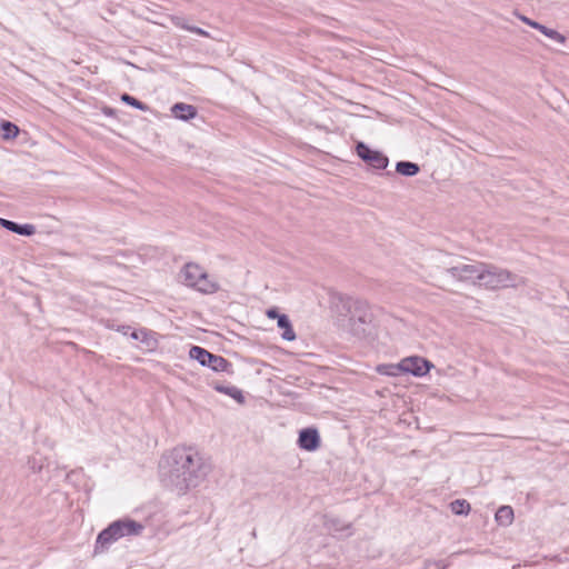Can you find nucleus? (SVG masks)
<instances>
[{
    "mask_svg": "<svg viewBox=\"0 0 569 569\" xmlns=\"http://www.w3.org/2000/svg\"><path fill=\"white\" fill-rule=\"evenodd\" d=\"M130 337L134 340L141 341L148 349H154L157 347V339L154 333L147 329L134 330L130 333Z\"/></svg>",
    "mask_w": 569,
    "mask_h": 569,
    "instance_id": "11",
    "label": "nucleus"
},
{
    "mask_svg": "<svg viewBox=\"0 0 569 569\" xmlns=\"http://www.w3.org/2000/svg\"><path fill=\"white\" fill-rule=\"evenodd\" d=\"M321 440L316 428H305L300 430L298 446L306 451H316L320 447Z\"/></svg>",
    "mask_w": 569,
    "mask_h": 569,
    "instance_id": "9",
    "label": "nucleus"
},
{
    "mask_svg": "<svg viewBox=\"0 0 569 569\" xmlns=\"http://www.w3.org/2000/svg\"><path fill=\"white\" fill-rule=\"evenodd\" d=\"M480 286L488 289L517 288L525 284V279L507 269L483 262Z\"/></svg>",
    "mask_w": 569,
    "mask_h": 569,
    "instance_id": "3",
    "label": "nucleus"
},
{
    "mask_svg": "<svg viewBox=\"0 0 569 569\" xmlns=\"http://www.w3.org/2000/svg\"><path fill=\"white\" fill-rule=\"evenodd\" d=\"M496 521L500 526H509L513 520V509L510 506H501L496 512Z\"/></svg>",
    "mask_w": 569,
    "mask_h": 569,
    "instance_id": "13",
    "label": "nucleus"
},
{
    "mask_svg": "<svg viewBox=\"0 0 569 569\" xmlns=\"http://www.w3.org/2000/svg\"><path fill=\"white\" fill-rule=\"evenodd\" d=\"M483 270V262L466 263L463 261L458 262L446 269L452 278L459 281H478L480 284L481 274Z\"/></svg>",
    "mask_w": 569,
    "mask_h": 569,
    "instance_id": "6",
    "label": "nucleus"
},
{
    "mask_svg": "<svg viewBox=\"0 0 569 569\" xmlns=\"http://www.w3.org/2000/svg\"><path fill=\"white\" fill-rule=\"evenodd\" d=\"M520 20H521L522 22H525L526 24H528V26H530L531 28L537 29V30H538V27L540 26V23H539V22H537V21H535V20H532V19H530V18H528V17H525V16H520Z\"/></svg>",
    "mask_w": 569,
    "mask_h": 569,
    "instance_id": "25",
    "label": "nucleus"
},
{
    "mask_svg": "<svg viewBox=\"0 0 569 569\" xmlns=\"http://www.w3.org/2000/svg\"><path fill=\"white\" fill-rule=\"evenodd\" d=\"M210 470L203 457L193 448L178 447L163 456L160 461V476L166 487L184 495L198 487Z\"/></svg>",
    "mask_w": 569,
    "mask_h": 569,
    "instance_id": "1",
    "label": "nucleus"
},
{
    "mask_svg": "<svg viewBox=\"0 0 569 569\" xmlns=\"http://www.w3.org/2000/svg\"><path fill=\"white\" fill-rule=\"evenodd\" d=\"M401 361H402L403 375L410 373L416 377H422V376L427 375L429 372L430 368L432 367V365L428 360H426L421 357H418V356L408 357V358L402 359Z\"/></svg>",
    "mask_w": 569,
    "mask_h": 569,
    "instance_id": "8",
    "label": "nucleus"
},
{
    "mask_svg": "<svg viewBox=\"0 0 569 569\" xmlns=\"http://www.w3.org/2000/svg\"><path fill=\"white\" fill-rule=\"evenodd\" d=\"M121 101L127 103L128 106H131L138 110H141V111H146L148 110V106L144 104L143 102L139 101L138 99H136L134 97L128 94V93H123L121 96Z\"/></svg>",
    "mask_w": 569,
    "mask_h": 569,
    "instance_id": "21",
    "label": "nucleus"
},
{
    "mask_svg": "<svg viewBox=\"0 0 569 569\" xmlns=\"http://www.w3.org/2000/svg\"><path fill=\"white\" fill-rule=\"evenodd\" d=\"M359 320H360L361 322H366V316H361V317H359Z\"/></svg>",
    "mask_w": 569,
    "mask_h": 569,
    "instance_id": "30",
    "label": "nucleus"
},
{
    "mask_svg": "<svg viewBox=\"0 0 569 569\" xmlns=\"http://www.w3.org/2000/svg\"><path fill=\"white\" fill-rule=\"evenodd\" d=\"M356 303H357L359 307L365 306V302H361V301H357Z\"/></svg>",
    "mask_w": 569,
    "mask_h": 569,
    "instance_id": "31",
    "label": "nucleus"
},
{
    "mask_svg": "<svg viewBox=\"0 0 569 569\" xmlns=\"http://www.w3.org/2000/svg\"><path fill=\"white\" fill-rule=\"evenodd\" d=\"M129 330H130V327H124V326L119 329V331H121L123 335H128Z\"/></svg>",
    "mask_w": 569,
    "mask_h": 569,
    "instance_id": "29",
    "label": "nucleus"
},
{
    "mask_svg": "<svg viewBox=\"0 0 569 569\" xmlns=\"http://www.w3.org/2000/svg\"><path fill=\"white\" fill-rule=\"evenodd\" d=\"M538 30L545 34L546 37H548L549 39H551L552 41L557 42V43H560V44H565L566 41H567V38L561 34L560 32H558L557 30L555 29H551V28H548L543 24L540 23V26L538 27Z\"/></svg>",
    "mask_w": 569,
    "mask_h": 569,
    "instance_id": "18",
    "label": "nucleus"
},
{
    "mask_svg": "<svg viewBox=\"0 0 569 569\" xmlns=\"http://www.w3.org/2000/svg\"><path fill=\"white\" fill-rule=\"evenodd\" d=\"M278 327L283 329L281 337L287 341H292L296 339V333L292 329L289 318L286 315H281L279 317Z\"/></svg>",
    "mask_w": 569,
    "mask_h": 569,
    "instance_id": "16",
    "label": "nucleus"
},
{
    "mask_svg": "<svg viewBox=\"0 0 569 569\" xmlns=\"http://www.w3.org/2000/svg\"><path fill=\"white\" fill-rule=\"evenodd\" d=\"M377 371L380 375L389 377H399L403 375L402 361L398 363H383L377 367Z\"/></svg>",
    "mask_w": 569,
    "mask_h": 569,
    "instance_id": "12",
    "label": "nucleus"
},
{
    "mask_svg": "<svg viewBox=\"0 0 569 569\" xmlns=\"http://www.w3.org/2000/svg\"><path fill=\"white\" fill-rule=\"evenodd\" d=\"M7 230L27 237H30L36 233V227L33 224H19L14 221H11L10 224L7 226Z\"/></svg>",
    "mask_w": 569,
    "mask_h": 569,
    "instance_id": "15",
    "label": "nucleus"
},
{
    "mask_svg": "<svg viewBox=\"0 0 569 569\" xmlns=\"http://www.w3.org/2000/svg\"><path fill=\"white\" fill-rule=\"evenodd\" d=\"M172 114L180 120L188 121L197 116L196 107L183 102L174 103L171 107Z\"/></svg>",
    "mask_w": 569,
    "mask_h": 569,
    "instance_id": "10",
    "label": "nucleus"
},
{
    "mask_svg": "<svg viewBox=\"0 0 569 569\" xmlns=\"http://www.w3.org/2000/svg\"><path fill=\"white\" fill-rule=\"evenodd\" d=\"M189 357L197 360L201 366L211 368L216 372H227L231 375L232 365L221 356L213 355L202 347L193 346L190 348Z\"/></svg>",
    "mask_w": 569,
    "mask_h": 569,
    "instance_id": "5",
    "label": "nucleus"
},
{
    "mask_svg": "<svg viewBox=\"0 0 569 569\" xmlns=\"http://www.w3.org/2000/svg\"><path fill=\"white\" fill-rule=\"evenodd\" d=\"M267 317L270 319H277L279 321V317H281V315H279L277 309L272 308L267 311Z\"/></svg>",
    "mask_w": 569,
    "mask_h": 569,
    "instance_id": "26",
    "label": "nucleus"
},
{
    "mask_svg": "<svg viewBox=\"0 0 569 569\" xmlns=\"http://www.w3.org/2000/svg\"><path fill=\"white\" fill-rule=\"evenodd\" d=\"M19 133V128L10 122V121H4L1 123V134H2V138L6 139V140H9V139H13L18 136Z\"/></svg>",
    "mask_w": 569,
    "mask_h": 569,
    "instance_id": "20",
    "label": "nucleus"
},
{
    "mask_svg": "<svg viewBox=\"0 0 569 569\" xmlns=\"http://www.w3.org/2000/svg\"><path fill=\"white\" fill-rule=\"evenodd\" d=\"M174 24L177 27H180L182 29V26H188L187 23H184L183 19L182 18H176L174 19Z\"/></svg>",
    "mask_w": 569,
    "mask_h": 569,
    "instance_id": "27",
    "label": "nucleus"
},
{
    "mask_svg": "<svg viewBox=\"0 0 569 569\" xmlns=\"http://www.w3.org/2000/svg\"><path fill=\"white\" fill-rule=\"evenodd\" d=\"M396 170L398 173H400L405 177H413L420 171V168L415 162L399 161L396 164Z\"/></svg>",
    "mask_w": 569,
    "mask_h": 569,
    "instance_id": "14",
    "label": "nucleus"
},
{
    "mask_svg": "<svg viewBox=\"0 0 569 569\" xmlns=\"http://www.w3.org/2000/svg\"><path fill=\"white\" fill-rule=\"evenodd\" d=\"M449 563L445 560L428 559L423 563V569H447Z\"/></svg>",
    "mask_w": 569,
    "mask_h": 569,
    "instance_id": "22",
    "label": "nucleus"
},
{
    "mask_svg": "<svg viewBox=\"0 0 569 569\" xmlns=\"http://www.w3.org/2000/svg\"><path fill=\"white\" fill-rule=\"evenodd\" d=\"M11 220H7L4 218H0V226L7 229V226L10 224Z\"/></svg>",
    "mask_w": 569,
    "mask_h": 569,
    "instance_id": "28",
    "label": "nucleus"
},
{
    "mask_svg": "<svg viewBox=\"0 0 569 569\" xmlns=\"http://www.w3.org/2000/svg\"><path fill=\"white\" fill-rule=\"evenodd\" d=\"M214 389L221 393L230 396L231 398H233L234 400H237L240 403H242L244 401L242 391L234 386L217 385L214 387Z\"/></svg>",
    "mask_w": 569,
    "mask_h": 569,
    "instance_id": "17",
    "label": "nucleus"
},
{
    "mask_svg": "<svg viewBox=\"0 0 569 569\" xmlns=\"http://www.w3.org/2000/svg\"><path fill=\"white\" fill-rule=\"evenodd\" d=\"M43 466H44V461L42 458H38V457L33 456L28 459V467L36 473L40 472L42 470Z\"/></svg>",
    "mask_w": 569,
    "mask_h": 569,
    "instance_id": "23",
    "label": "nucleus"
},
{
    "mask_svg": "<svg viewBox=\"0 0 569 569\" xmlns=\"http://www.w3.org/2000/svg\"><path fill=\"white\" fill-rule=\"evenodd\" d=\"M356 151L360 159L376 169H386L388 167V157L380 151L370 149L363 142L357 143Z\"/></svg>",
    "mask_w": 569,
    "mask_h": 569,
    "instance_id": "7",
    "label": "nucleus"
},
{
    "mask_svg": "<svg viewBox=\"0 0 569 569\" xmlns=\"http://www.w3.org/2000/svg\"><path fill=\"white\" fill-rule=\"evenodd\" d=\"M143 526L132 519L126 518L113 521L103 529L97 537L94 552H103L120 538L138 536L142 532Z\"/></svg>",
    "mask_w": 569,
    "mask_h": 569,
    "instance_id": "2",
    "label": "nucleus"
},
{
    "mask_svg": "<svg viewBox=\"0 0 569 569\" xmlns=\"http://www.w3.org/2000/svg\"><path fill=\"white\" fill-rule=\"evenodd\" d=\"M182 29H184V30H187V31H190V32H193V33H196V34H199V36H201V37H207V38H208V37H210V36H209V33H208L206 30H203V29H201V28H199V27H194V26H182Z\"/></svg>",
    "mask_w": 569,
    "mask_h": 569,
    "instance_id": "24",
    "label": "nucleus"
},
{
    "mask_svg": "<svg viewBox=\"0 0 569 569\" xmlns=\"http://www.w3.org/2000/svg\"><path fill=\"white\" fill-rule=\"evenodd\" d=\"M450 509L455 515H468L470 511V503L465 499H457L450 503Z\"/></svg>",
    "mask_w": 569,
    "mask_h": 569,
    "instance_id": "19",
    "label": "nucleus"
},
{
    "mask_svg": "<svg viewBox=\"0 0 569 569\" xmlns=\"http://www.w3.org/2000/svg\"><path fill=\"white\" fill-rule=\"evenodd\" d=\"M182 282L202 293H213L219 289L217 282L211 280L208 273L197 263H186L181 270Z\"/></svg>",
    "mask_w": 569,
    "mask_h": 569,
    "instance_id": "4",
    "label": "nucleus"
}]
</instances>
